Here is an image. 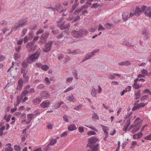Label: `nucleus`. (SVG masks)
I'll return each instance as SVG.
<instances>
[{"instance_id":"nucleus-57","label":"nucleus","mask_w":151,"mask_h":151,"mask_svg":"<svg viewBox=\"0 0 151 151\" xmlns=\"http://www.w3.org/2000/svg\"><path fill=\"white\" fill-rule=\"evenodd\" d=\"M82 106H81L80 105H79L75 107L74 108V109L76 110H78L79 109H80L81 108Z\"/></svg>"},{"instance_id":"nucleus-25","label":"nucleus","mask_w":151,"mask_h":151,"mask_svg":"<svg viewBox=\"0 0 151 151\" xmlns=\"http://www.w3.org/2000/svg\"><path fill=\"white\" fill-rule=\"evenodd\" d=\"M126 125L125 126H124V128L122 129V130L123 131H126L127 130V129L129 127L130 124V123L129 120H127V121Z\"/></svg>"},{"instance_id":"nucleus-53","label":"nucleus","mask_w":151,"mask_h":151,"mask_svg":"<svg viewBox=\"0 0 151 151\" xmlns=\"http://www.w3.org/2000/svg\"><path fill=\"white\" fill-rule=\"evenodd\" d=\"M79 4V2H74V4L72 6L73 9L76 8L78 6Z\"/></svg>"},{"instance_id":"nucleus-40","label":"nucleus","mask_w":151,"mask_h":151,"mask_svg":"<svg viewBox=\"0 0 151 151\" xmlns=\"http://www.w3.org/2000/svg\"><path fill=\"white\" fill-rule=\"evenodd\" d=\"M49 67L48 66L46 65H43L42 69L45 71H46L49 69Z\"/></svg>"},{"instance_id":"nucleus-15","label":"nucleus","mask_w":151,"mask_h":151,"mask_svg":"<svg viewBox=\"0 0 151 151\" xmlns=\"http://www.w3.org/2000/svg\"><path fill=\"white\" fill-rule=\"evenodd\" d=\"M49 35V33H43L41 35L40 37V39L41 40L45 42Z\"/></svg>"},{"instance_id":"nucleus-39","label":"nucleus","mask_w":151,"mask_h":151,"mask_svg":"<svg viewBox=\"0 0 151 151\" xmlns=\"http://www.w3.org/2000/svg\"><path fill=\"white\" fill-rule=\"evenodd\" d=\"M67 100H69L70 101H72L73 99H74V98L73 96L71 95L68 96L66 97Z\"/></svg>"},{"instance_id":"nucleus-9","label":"nucleus","mask_w":151,"mask_h":151,"mask_svg":"<svg viewBox=\"0 0 151 151\" xmlns=\"http://www.w3.org/2000/svg\"><path fill=\"white\" fill-rule=\"evenodd\" d=\"M41 98L46 99L48 98L50 96V93L47 91H42L40 93Z\"/></svg>"},{"instance_id":"nucleus-38","label":"nucleus","mask_w":151,"mask_h":151,"mask_svg":"<svg viewBox=\"0 0 151 151\" xmlns=\"http://www.w3.org/2000/svg\"><path fill=\"white\" fill-rule=\"evenodd\" d=\"M145 14L146 16L151 17V11L147 12V10H145Z\"/></svg>"},{"instance_id":"nucleus-27","label":"nucleus","mask_w":151,"mask_h":151,"mask_svg":"<svg viewBox=\"0 0 151 151\" xmlns=\"http://www.w3.org/2000/svg\"><path fill=\"white\" fill-rule=\"evenodd\" d=\"M96 91V90L93 87L91 90V94L93 96L95 97H97Z\"/></svg>"},{"instance_id":"nucleus-22","label":"nucleus","mask_w":151,"mask_h":151,"mask_svg":"<svg viewBox=\"0 0 151 151\" xmlns=\"http://www.w3.org/2000/svg\"><path fill=\"white\" fill-rule=\"evenodd\" d=\"M141 90H139L137 92H135L134 94V98L135 99L137 100L139 99L141 96Z\"/></svg>"},{"instance_id":"nucleus-2","label":"nucleus","mask_w":151,"mask_h":151,"mask_svg":"<svg viewBox=\"0 0 151 151\" xmlns=\"http://www.w3.org/2000/svg\"><path fill=\"white\" fill-rule=\"evenodd\" d=\"M40 52L36 51L35 53L30 56L27 58V61L29 63H31L32 62L38 59L40 55Z\"/></svg>"},{"instance_id":"nucleus-18","label":"nucleus","mask_w":151,"mask_h":151,"mask_svg":"<svg viewBox=\"0 0 151 151\" xmlns=\"http://www.w3.org/2000/svg\"><path fill=\"white\" fill-rule=\"evenodd\" d=\"M54 8L57 12H60V10L63 9V7L60 4L56 3H55Z\"/></svg>"},{"instance_id":"nucleus-7","label":"nucleus","mask_w":151,"mask_h":151,"mask_svg":"<svg viewBox=\"0 0 151 151\" xmlns=\"http://www.w3.org/2000/svg\"><path fill=\"white\" fill-rule=\"evenodd\" d=\"M71 33L72 35L74 37L78 38L83 35V30L82 29L79 30L78 31L73 30Z\"/></svg>"},{"instance_id":"nucleus-30","label":"nucleus","mask_w":151,"mask_h":151,"mask_svg":"<svg viewBox=\"0 0 151 151\" xmlns=\"http://www.w3.org/2000/svg\"><path fill=\"white\" fill-rule=\"evenodd\" d=\"M122 45L127 46L129 47H133L134 45H132L129 42L127 41H124L123 42Z\"/></svg>"},{"instance_id":"nucleus-36","label":"nucleus","mask_w":151,"mask_h":151,"mask_svg":"<svg viewBox=\"0 0 151 151\" xmlns=\"http://www.w3.org/2000/svg\"><path fill=\"white\" fill-rule=\"evenodd\" d=\"M93 112L94 113V114H93L92 116V119H99V118L98 115L94 112V111H93Z\"/></svg>"},{"instance_id":"nucleus-59","label":"nucleus","mask_w":151,"mask_h":151,"mask_svg":"<svg viewBox=\"0 0 151 151\" xmlns=\"http://www.w3.org/2000/svg\"><path fill=\"white\" fill-rule=\"evenodd\" d=\"M112 24L109 23H106L105 24V26L106 28H108L109 29L111 26Z\"/></svg>"},{"instance_id":"nucleus-23","label":"nucleus","mask_w":151,"mask_h":151,"mask_svg":"<svg viewBox=\"0 0 151 151\" xmlns=\"http://www.w3.org/2000/svg\"><path fill=\"white\" fill-rule=\"evenodd\" d=\"M128 15L129 14L127 12H124L122 14V18L124 21H126L129 18Z\"/></svg>"},{"instance_id":"nucleus-44","label":"nucleus","mask_w":151,"mask_h":151,"mask_svg":"<svg viewBox=\"0 0 151 151\" xmlns=\"http://www.w3.org/2000/svg\"><path fill=\"white\" fill-rule=\"evenodd\" d=\"M100 6V5L98 4V3H95L94 4H93L91 6V8H97L99 6Z\"/></svg>"},{"instance_id":"nucleus-31","label":"nucleus","mask_w":151,"mask_h":151,"mask_svg":"<svg viewBox=\"0 0 151 151\" xmlns=\"http://www.w3.org/2000/svg\"><path fill=\"white\" fill-rule=\"evenodd\" d=\"M29 93V91L26 90H24L22 93H21V96H26L27 95H28Z\"/></svg>"},{"instance_id":"nucleus-24","label":"nucleus","mask_w":151,"mask_h":151,"mask_svg":"<svg viewBox=\"0 0 151 151\" xmlns=\"http://www.w3.org/2000/svg\"><path fill=\"white\" fill-rule=\"evenodd\" d=\"M42 101L41 98H36L34 99L33 101V103L35 104H40Z\"/></svg>"},{"instance_id":"nucleus-21","label":"nucleus","mask_w":151,"mask_h":151,"mask_svg":"<svg viewBox=\"0 0 151 151\" xmlns=\"http://www.w3.org/2000/svg\"><path fill=\"white\" fill-rule=\"evenodd\" d=\"M68 128L69 131H71L76 129L77 128L74 124H70L68 126Z\"/></svg>"},{"instance_id":"nucleus-50","label":"nucleus","mask_w":151,"mask_h":151,"mask_svg":"<svg viewBox=\"0 0 151 151\" xmlns=\"http://www.w3.org/2000/svg\"><path fill=\"white\" fill-rule=\"evenodd\" d=\"M96 134V133L93 131H89L87 133V134L89 136H91L93 135H95Z\"/></svg>"},{"instance_id":"nucleus-32","label":"nucleus","mask_w":151,"mask_h":151,"mask_svg":"<svg viewBox=\"0 0 151 151\" xmlns=\"http://www.w3.org/2000/svg\"><path fill=\"white\" fill-rule=\"evenodd\" d=\"M101 126L102 127V130L104 131L105 134H106V135H108V132L107 131V127L105 126H104L103 125H101Z\"/></svg>"},{"instance_id":"nucleus-29","label":"nucleus","mask_w":151,"mask_h":151,"mask_svg":"<svg viewBox=\"0 0 151 151\" xmlns=\"http://www.w3.org/2000/svg\"><path fill=\"white\" fill-rule=\"evenodd\" d=\"M34 117V114H33L32 113L28 114L27 115V118L28 121H31L33 118Z\"/></svg>"},{"instance_id":"nucleus-58","label":"nucleus","mask_w":151,"mask_h":151,"mask_svg":"<svg viewBox=\"0 0 151 151\" xmlns=\"http://www.w3.org/2000/svg\"><path fill=\"white\" fill-rule=\"evenodd\" d=\"M73 89L72 87H70L68 88L66 90H65L64 91V93H65L71 91Z\"/></svg>"},{"instance_id":"nucleus-8","label":"nucleus","mask_w":151,"mask_h":151,"mask_svg":"<svg viewBox=\"0 0 151 151\" xmlns=\"http://www.w3.org/2000/svg\"><path fill=\"white\" fill-rule=\"evenodd\" d=\"M25 80L22 78H20L18 81V85L17 87V89L18 91H20L22 87L23 84L25 82Z\"/></svg>"},{"instance_id":"nucleus-42","label":"nucleus","mask_w":151,"mask_h":151,"mask_svg":"<svg viewBox=\"0 0 151 151\" xmlns=\"http://www.w3.org/2000/svg\"><path fill=\"white\" fill-rule=\"evenodd\" d=\"M23 98V96H22L21 95L19 96H18L17 98V102L18 103L20 104Z\"/></svg>"},{"instance_id":"nucleus-16","label":"nucleus","mask_w":151,"mask_h":151,"mask_svg":"<svg viewBox=\"0 0 151 151\" xmlns=\"http://www.w3.org/2000/svg\"><path fill=\"white\" fill-rule=\"evenodd\" d=\"M114 76H118L119 77H120L121 76L120 74L117 73H114L113 74H109L108 76V77L111 80L114 79L116 78V77Z\"/></svg>"},{"instance_id":"nucleus-34","label":"nucleus","mask_w":151,"mask_h":151,"mask_svg":"<svg viewBox=\"0 0 151 151\" xmlns=\"http://www.w3.org/2000/svg\"><path fill=\"white\" fill-rule=\"evenodd\" d=\"M56 142H57L56 141V139H55L54 138H52L48 145H53L55 144Z\"/></svg>"},{"instance_id":"nucleus-47","label":"nucleus","mask_w":151,"mask_h":151,"mask_svg":"<svg viewBox=\"0 0 151 151\" xmlns=\"http://www.w3.org/2000/svg\"><path fill=\"white\" fill-rule=\"evenodd\" d=\"M134 88L137 89L141 87L139 84L137 83H134V86H133Z\"/></svg>"},{"instance_id":"nucleus-5","label":"nucleus","mask_w":151,"mask_h":151,"mask_svg":"<svg viewBox=\"0 0 151 151\" xmlns=\"http://www.w3.org/2000/svg\"><path fill=\"white\" fill-rule=\"evenodd\" d=\"M53 43V41L48 42L45 44V47L42 49L43 51L45 52H48L51 50L52 45Z\"/></svg>"},{"instance_id":"nucleus-37","label":"nucleus","mask_w":151,"mask_h":151,"mask_svg":"<svg viewBox=\"0 0 151 151\" xmlns=\"http://www.w3.org/2000/svg\"><path fill=\"white\" fill-rule=\"evenodd\" d=\"M73 74V76L75 77V78L76 79H78V74L77 71L76 70H74L72 72Z\"/></svg>"},{"instance_id":"nucleus-28","label":"nucleus","mask_w":151,"mask_h":151,"mask_svg":"<svg viewBox=\"0 0 151 151\" xmlns=\"http://www.w3.org/2000/svg\"><path fill=\"white\" fill-rule=\"evenodd\" d=\"M135 117L132 118V116H130L128 114L125 115L124 118L125 119H127V120H129L130 121V122H131V120H133Z\"/></svg>"},{"instance_id":"nucleus-10","label":"nucleus","mask_w":151,"mask_h":151,"mask_svg":"<svg viewBox=\"0 0 151 151\" xmlns=\"http://www.w3.org/2000/svg\"><path fill=\"white\" fill-rule=\"evenodd\" d=\"M149 31L147 28H145L142 31V33L143 35L144 38L147 40L150 37Z\"/></svg>"},{"instance_id":"nucleus-33","label":"nucleus","mask_w":151,"mask_h":151,"mask_svg":"<svg viewBox=\"0 0 151 151\" xmlns=\"http://www.w3.org/2000/svg\"><path fill=\"white\" fill-rule=\"evenodd\" d=\"M81 51L79 49H76L73 50V52L72 53L73 55H76L79 54L81 52Z\"/></svg>"},{"instance_id":"nucleus-49","label":"nucleus","mask_w":151,"mask_h":151,"mask_svg":"<svg viewBox=\"0 0 151 151\" xmlns=\"http://www.w3.org/2000/svg\"><path fill=\"white\" fill-rule=\"evenodd\" d=\"M64 104V102L63 101H60V102L58 103L56 105V107L57 108H59L61 105Z\"/></svg>"},{"instance_id":"nucleus-1","label":"nucleus","mask_w":151,"mask_h":151,"mask_svg":"<svg viewBox=\"0 0 151 151\" xmlns=\"http://www.w3.org/2000/svg\"><path fill=\"white\" fill-rule=\"evenodd\" d=\"M27 21L26 19H22L19 20L17 22V25H14L12 27V29L10 32L8 33V35H9L11 32L14 30L16 31L17 30H20V28L25 25L27 23Z\"/></svg>"},{"instance_id":"nucleus-4","label":"nucleus","mask_w":151,"mask_h":151,"mask_svg":"<svg viewBox=\"0 0 151 151\" xmlns=\"http://www.w3.org/2000/svg\"><path fill=\"white\" fill-rule=\"evenodd\" d=\"M62 19H60L57 22V26L62 30L68 29L70 27V24L69 23L65 24V22H63L61 24L60 23L61 22Z\"/></svg>"},{"instance_id":"nucleus-20","label":"nucleus","mask_w":151,"mask_h":151,"mask_svg":"<svg viewBox=\"0 0 151 151\" xmlns=\"http://www.w3.org/2000/svg\"><path fill=\"white\" fill-rule=\"evenodd\" d=\"M118 65H120L128 66L131 64V63L129 61H126L119 63Z\"/></svg>"},{"instance_id":"nucleus-61","label":"nucleus","mask_w":151,"mask_h":151,"mask_svg":"<svg viewBox=\"0 0 151 151\" xmlns=\"http://www.w3.org/2000/svg\"><path fill=\"white\" fill-rule=\"evenodd\" d=\"M79 132L80 133H82L84 131V128L83 127H79L78 128Z\"/></svg>"},{"instance_id":"nucleus-51","label":"nucleus","mask_w":151,"mask_h":151,"mask_svg":"<svg viewBox=\"0 0 151 151\" xmlns=\"http://www.w3.org/2000/svg\"><path fill=\"white\" fill-rule=\"evenodd\" d=\"M45 81L47 84H49L50 83L49 78L48 77H46L45 79Z\"/></svg>"},{"instance_id":"nucleus-3","label":"nucleus","mask_w":151,"mask_h":151,"mask_svg":"<svg viewBox=\"0 0 151 151\" xmlns=\"http://www.w3.org/2000/svg\"><path fill=\"white\" fill-rule=\"evenodd\" d=\"M100 50L99 49H96L93 50L91 52L87 53L85 57L83 59L82 62H84L87 60L90 59L91 58L95 55V53L98 52Z\"/></svg>"},{"instance_id":"nucleus-45","label":"nucleus","mask_w":151,"mask_h":151,"mask_svg":"<svg viewBox=\"0 0 151 151\" xmlns=\"http://www.w3.org/2000/svg\"><path fill=\"white\" fill-rule=\"evenodd\" d=\"M14 149L16 151H21V148L20 146L15 145L14 146Z\"/></svg>"},{"instance_id":"nucleus-64","label":"nucleus","mask_w":151,"mask_h":151,"mask_svg":"<svg viewBox=\"0 0 151 151\" xmlns=\"http://www.w3.org/2000/svg\"><path fill=\"white\" fill-rule=\"evenodd\" d=\"M104 30V28L101 24H100L99 26L98 31Z\"/></svg>"},{"instance_id":"nucleus-13","label":"nucleus","mask_w":151,"mask_h":151,"mask_svg":"<svg viewBox=\"0 0 151 151\" xmlns=\"http://www.w3.org/2000/svg\"><path fill=\"white\" fill-rule=\"evenodd\" d=\"M99 144L96 145H87V147H90L91 148V151H98Z\"/></svg>"},{"instance_id":"nucleus-46","label":"nucleus","mask_w":151,"mask_h":151,"mask_svg":"<svg viewBox=\"0 0 151 151\" xmlns=\"http://www.w3.org/2000/svg\"><path fill=\"white\" fill-rule=\"evenodd\" d=\"M141 71L142 73L145 76L147 75L148 73L147 71L144 68L142 69Z\"/></svg>"},{"instance_id":"nucleus-60","label":"nucleus","mask_w":151,"mask_h":151,"mask_svg":"<svg viewBox=\"0 0 151 151\" xmlns=\"http://www.w3.org/2000/svg\"><path fill=\"white\" fill-rule=\"evenodd\" d=\"M0 24L2 26L5 25L7 24V22L5 20H3L2 22H1Z\"/></svg>"},{"instance_id":"nucleus-12","label":"nucleus","mask_w":151,"mask_h":151,"mask_svg":"<svg viewBox=\"0 0 151 151\" xmlns=\"http://www.w3.org/2000/svg\"><path fill=\"white\" fill-rule=\"evenodd\" d=\"M98 140L95 137H91L88 139V144L87 145H93V144L97 142Z\"/></svg>"},{"instance_id":"nucleus-35","label":"nucleus","mask_w":151,"mask_h":151,"mask_svg":"<svg viewBox=\"0 0 151 151\" xmlns=\"http://www.w3.org/2000/svg\"><path fill=\"white\" fill-rule=\"evenodd\" d=\"M23 77L25 79V81L26 82H27L29 80V77L27 75L26 73H24L23 74Z\"/></svg>"},{"instance_id":"nucleus-26","label":"nucleus","mask_w":151,"mask_h":151,"mask_svg":"<svg viewBox=\"0 0 151 151\" xmlns=\"http://www.w3.org/2000/svg\"><path fill=\"white\" fill-rule=\"evenodd\" d=\"M29 63L27 61V59L26 60H24L22 63V66L24 68H25L29 66Z\"/></svg>"},{"instance_id":"nucleus-62","label":"nucleus","mask_w":151,"mask_h":151,"mask_svg":"<svg viewBox=\"0 0 151 151\" xmlns=\"http://www.w3.org/2000/svg\"><path fill=\"white\" fill-rule=\"evenodd\" d=\"M44 32V30L41 29L40 30H38L37 31V32L36 33V34L37 35H38L40 34H41V33H43Z\"/></svg>"},{"instance_id":"nucleus-14","label":"nucleus","mask_w":151,"mask_h":151,"mask_svg":"<svg viewBox=\"0 0 151 151\" xmlns=\"http://www.w3.org/2000/svg\"><path fill=\"white\" fill-rule=\"evenodd\" d=\"M12 145L10 143L7 144L6 145V147L3 148L2 151H13V149L11 147Z\"/></svg>"},{"instance_id":"nucleus-55","label":"nucleus","mask_w":151,"mask_h":151,"mask_svg":"<svg viewBox=\"0 0 151 151\" xmlns=\"http://www.w3.org/2000/svg\"><path fill=\"white\" fill-rule=\"evenodd\" d=\"M27 31V29L26 28L22 30V36H23L24 35L26 34Z\"/></svg>"},{"instance_id":"nucleus-63","label":"nucleus","mask_w":151,"mask_h":151,"mask_svg":"<svg viewBox=\"0 0 151 151\" xmlns=\"http://www.w3.org/2000/svg\"><path fill=\"white\" fill-rule=\"evenodd\" d=\"M17 110V107H15L14 108H12L10 110V112L11 113H13L14 112L16 111Z\"/></svg>"},{"instance_id":"nucleus-17","label":"nucleus","mask_w":151,"mask_h":151,"mask_svg":"<svg viewBox=\"0 0 151 151\" xmlns=\"http://www.w3.org/2000/svg\"><path fill=\"white\" fill-rule=\"evenodd\" d=\"M142 12L141 9L139 7L137 6L136 7L135 12L134 14L136 16H139L141 13Z\"/></svg>"},{"instance_id":"nucleus-19","label":"nucleus","mask_w":151,"mask_h":151,"mask_svg":"<svg viewBox=\"0 0 151 151\" xmlns=\"http://www.w3.org/2000/svg\"><path fill=\"white\" fill-rule=\"evenodd\" d=\"M29 35H30V36H28L27 35H26L24 38V40H23L24 43H26L27 42L28 40H31L33 38L32 34H31L30 33Z\"/></svg>"},{"instance_id":"nucleus-56","label":"nucleus","mask_w":151,"mask_h":151,"mask_svg":"<svg viewBox=\"0 0 151 151\" xmlns=\"http://www.w3.org/2000/svg\"><path fill=\"white\" fill-rule=\"evenodd\" d=\"M33 113H34V114H34V116L38 114H40V111L39 110V109L33 112Z\"/></svg>"},{"instance_id":"nucleus-43","label":"nucleus","mask_w":151,"mask_h":151,"mask_svg":"<svg viewBox=\"0 0 151 151\" xmlns=\"http://www.w3.org/2000/svg\"><path fill=\"white\" fill-rule=\"evenodd\" d=\"M137 134V139H139L141 138L143 136V133L141 132H140L136 134Z\"/></svg>"},{"instance_id":"nucleus-52","label":"nucleus","mask_w":151,"mask_h":151,"mask_svg":"<svg viewBox=\"0 0 151 151\" xmlns=\"http://www.w3.org/2000/svg\"><path fill=\"white\" fill-rule=\"evenodd\" d=\"M80 19V16H76L74 18V19L73 20V21L74 22H77Z\"/></svg>"},{"instance_id":"nucleus-41","label":"nucleus","mask_w":151,"mask_h":151,"mask_svg":"<svg viewBox=\"0 0 151 151\" xmlns=\"http://www.w3.org/2000/svg\"><path fill=\"white\" fill-rule=\"evenodd\" d=\"M140 107V105L139 104H137L136 105H135L132 109V111L136 110L137 109H139Z\"/></svg>"},{"instance_id":"nucleus-11","label":"nucleus","mask_w":151,"mask_h":151,"mask_svg":"<svg viewBox=\"0 0 151 151\" xmlns=\"http://www.w3.org/2000/svg\"><path fill=\"white\" fill-rule=\"evenodd\" d=\"M50 102L48 100L43 101L40 105V106L42 108H45L48 107Z\"/></svg>"},{"instance_id":"nucleus-54","label":"nucleus","mask_w":151,"mask_h":151,"mask_svg":"<svg viewBox=\"0 0 151 151\" xmlns=\"http://www.w3.org/2000/svg\"><path fill=\"white\" fill-rule=\"evenodd\" d=\"M45 85L44 84H41L39 85L37 87V88L40 89H42L44 88Z\"/></svg>"},{"instance_id":"nucleus-6","label":"nucleus","mask_w":151,"mask_h":151,"mask_svg":"<svg viewBox=\"0 0 151 151\" xmlns=\"http://www.w3.org/2000/svg\"><path fill=\"white\" fill-rule=\"evenodd\" d=\"M26 47L29 52H31L35 50L36 46L34 45V42H30L27 43Z\"/></svg>"},{"instance_id":"nucleus-48","label":"nucleus","mask_w":151,"mask_h":151,"mask_svg":"<svg viewBox=\"0 0 151 151\" xmlns=\"http://www.w3.org/2000/svg\"><path fill=\"white\" fill-rule=\"evenodd\" d=\"M68 131L64 132L61 134V137H66L68 135Z\"/></svg>"}]
</instances>
